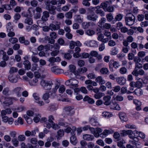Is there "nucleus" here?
I'll return each mask as SVG.
<instances>
[{"instance_id":"nucleus-1","label":"nucleus","mask_w":148,"mask_h":148,"mask_svg":"<svg viewBox=\"0 0 148 148\" xmlns=\"http://www.w3.org/2000/svg\"><path fill=\"white\" fill-rule=\"evenodd\" d=\"M54 118L53 116L50 115L48 117V120L46 117H43L41 119V121L43 123L44 126L47 128L49 129L52 127L55 130L58 129V125L55 124L53 122Z\"/></svg>"},{"instance_id":"nucleus-2","label":"nucleus","mask_w":148,"mask_h":148,"mask_svg":"<svg viewBox=\"0 0 148 148\" xmlns=\"http://www.w3.org/2000/svg\"><path fill=\"white\" fill-rule=\"evenodd\" d=\"M135 17L132 14H127L125 17L126 25L129 26L132 25L135 22Z\"/></svg>"},{"instance_id":"nucleus-3","label":"nucleus","mask_w":148,"mask_h":148,"mask_svg":"<svg viewBox=\"0 0 148 148\" xmlns=\"http://www.w3.org/2000/svg\"><path fill=\"white\" fill-rule=\"evenodd\" d=\"M78 81L76 79L72 78L69 79L65 82V84L73 89L74 88L78 87Z\"/></svg>"},{"instance_id":"nucleus-4","label":"nucleus","mask_w":148,"mask_h":148,"mask_svg":"<svg viewBox=\"0 0 148 148\" xmlns=\"http://www.w3.org/2000/svg\"><path fill=\"white\" fill-rule=\"evenodd\" d=\"M40 85L45 90H49L52 88L53 83L51 81L42 80L40 82Z\"/></svg>"},{"instance_id":"nucleus-5","label":"nucleus","mask_w":148,"mask_h":148,"mask_svg":"<svg viewBox=\"0 0 148 148\" xmlns=\"http://www.w3.org/2000/svg\"><path fill=\"white\" fill-rule=\"evenodd\" d=\"M64 111L62 115L64 117L66 116V115L71 116L74 113L73 107L68 106L64 108Z\"/></svg>"},{"instance_id":"nucleus-6","label":"nucleus","mask_w":148,"mask_h":148,"mask_svg":"<svg viewBox=\"0 0 148 148\" xmlns=\"http://www.w3.org/2000/svg\"><path fill=\"white\" fill-rule=\"evenodd\" d=\"M48 61L49 62L48 66H51L54 65V63L56 62H58L61 61L60 58L57 57L56 58L52 56L48 59Z\"/></svg>"},{"instance_id":"nucleus-7","label":"nucleus","mask_w":148,"mask_h":148,"mask_svg":"<svg viewBox=\"0 0 148 148\" xmlns=\"http://www.w3.org/2000/svg\"><path fill=\"white\" fill-rule=\"evenodd\" d=\"M84 44L86 45L93 47H97L98 46V42L95 40H88L85 42Z\"/></svg>"},{"instance_id":"nucleus-8","label":"nucleus","mask_w":148,"mask_h":148,"mask_svg":"<svg viewBox=\"0 0 148 148\" xmlns=\"http://www.w3.org/2000/svg\"><path fill=\"white\" fill-rule=\"evenodd\" d=\"M60 47V46L57 44L54 45V47L53 48V49H52V51L50 53L51 56L53 57L58 55L59 52Z\"/></svg>"},{"instance_id":"nucleus-9","label":"nucleus","mask_w":148,"mask_h":148,"mask_svg":"<svg viewBox=\"0 0 148 148\" xmlns=\"http://www.w3.org/2000/svg\"><path fill=\"white\" fill-rule=\"evenodd\" d=\"M120 66L119 62L114 61L113 60H111L109 63V66L110 69L111 68L112 69V66L115 69H117L120 67Z\"/></svg>"},{"instance_id":"nucleus-10","label":"nucleus","mask_w":148,"mask_h":148,"mask_svg":"<svg viewBox=\"0 0 148 148\" xmlns=\"http://www.w3.org/2000/svg\"><path fill=\"white\" fill-rule=\"evenodd\" d=\"M23 90L22 87H17L12 90V92L13 94H15L17 97H19L21 95V93Z\"/></svg>"},{"instance_id":"nucleus-11","label":"nucleus","mask_w":148,"mask_h":148,"mask_svg":"<svg viewBox=\"0 0 148 148\" xmlns=\"http://www.w3.org/2000/svg\"><path fill=\"white\" fill-rule=\"evenodd\" d=\"M114 131L112 129L105 130L103 132L100 134V136L102 138L106 137L108 135L113 133Z\"/></svg>"},{"instance_id":"nucleus-12","label":"nucleus","mask_w":148,"mask_h":148,"mask_svg":"<svg viewBox=\"0 0 148 148\" xmlns=\"http://www.w3.org/2000/svg\"><path fill=\"white\" fill-rule=\"evenodd\" d=\"M98 17V16L95 14L91 12L90 13L88 14L86 18L87 20L89 21H95L97 20Z\"/></svg>"},{"instance_id":"nucleus-13","label":"nucleus","mask_w":148,"mask_h":148,"mask_svg":"<svg viewBox=\"0 0 148 148\" xmlns=\"http://www.w3.org/2000/svg\"><path fill=\"white\" fill-rule=\"evenodd\" d=\"M46 9L48 10L51 14L55 15L56 14V6L52 5L46 6Z\"/></svg>"},{"instance_id":"nucleus-14","label":"nucleus","mask_w":148,"mask_h":148,"mask_svg":"<svg viewBox=\"0 0 148 148\" xmlns=\"http://www.w3.org/2000/svg\"><path fill=\"white\" fill-rule=\"evenodd\" d=\"M116 82L120 85H124L126 81V79L123 77H118L115 78Z\"/></svg>"},{"instance_id":"nucleus-15","label":"nucleus","mask_w":148,"mask_h":148,"mask_svg":"<svg viewBox=\"0 0 148 148\" xmlns=\"http://www.w3.org/2000/svg\"><path fill=\"white\" fill-rule=\"evenodd\" d=\"M75 22L78 23H82L83 21V16L79 14H76L73 17Z\"/></svg>"},{"instance_id":"nucleus-16","label":"nucleus","mask_w":148,"mask_h":148,"mask_svg":"<svg viewBox=\"0 0 148 148\" xmlns=\"http://www.w3.org/2000/svg\"><path fill=\"white\" fill-rule=\"evenodd\" d=\"M71 134L72 135L70 138V141L71 143L74 145H76L77 142V140L76 137L75 136V134L74 132H71Z\"/></svg>"},{"instance_id":"nucleus-17","label":"nucleus","mask_w":148,"mask_h":148,"mask_svg":"<svg viewBox=\"0 0 148 148\" xmlns=\"http://www.w3.org/2000/svg\"><path fill=\"white\" fill-rule=\"evenodd\" d=\"M111 97L109 95L104 96L103 98V104L106 106L110 105L111 103Z\"/></svg>"},{"instance_id":"nucleus-18","label":"nucleus","mask_w":148,"mask_h":148,"mask_svg":"<svg viewBox=\"0 0 148 148\" xmlns=\"http://www.w3.org/2000/svg\"><path fill=\"white\" fill-rule=\"evenodd\" d=\"M82 138L84 140L88 141H92L95 138L93 135L88 134H83Z\"/></svg>"},{"instance_id":"nucleus-19","label":"nucleus","mask_w":148,"mask_h":148,"mask_svg":"<svg viewBox=\"0 0 148 148\" xmlns=\"http://www.w3.org/2000/svg\"><path fill=\"white\" fill-rule=\"evenodd\" d=\"M12 98H6L5 101L3 103V106L4 107L8 106L12 104Z\"/></svg>"},{"instance_id":"nucleus-20","label":"nucleus","mask_w":148,"mask_h":148,"mask_svg":"<svg viewBox=\"0 0 148 148\" xmlns=\"http://www.w3.org/2000/svg\"><path fill=\"white\" fill-rule=\"evenodd\" d=\"M97 39L99 41H101L103 43H106L109 41V38H104V36L103 34H101L98 35Z\"/></svg>"},{"instance_id":"nucleus-21","label":"nucleus","mask_w":148,"mask_h":148,"mask_svg":"<svg viewBox=\"0 0 148 148\" xmlns=\"http://www.w3.org/2000/svg\"><path fill=\"white\" fill-rule=\"evenodd\" d=\"M134 103L136 106V109L137 111H139L141 110V106L142 103L141 102L137 99H134L133 101Z\"/></svg>"},{"instance_id":"nucleus-22","label":"nucleus","mask_w":148,"mask_h":148,"mask_svg":"<svg viewBox=\"0 0 148 148\" xmlns=\"http://www.w3.org/2000/svg\"><path fill=\"white\" fill-rule=\"evenodd\" d=\"M49 16V13L48 12L45 11L42 13V16L41 19L45 21H47L48 18Z\"/></svg>"},{"instance_id":"nucleus-23","label":"nucleus","mask_w":148,"mask_h":148,"mask_svg":"<svg viewBox=\"0 0 148 148\" xmlns=\"http://www.w3.org/2000/svg\"><path fill=\"white\" fill-rule=\"evenodd\" d=\"M89 122L90 124L93 126H100L96 119L92 118L90 119Z\"/></svg>"},{"instance_id":"nucleus-24","label":"nucleus","mask_w":148,"mask_h":148,"mask_svg":"<svg viewBox=\"0 0 148 148\" xmlns=\"http://www.w3.org/2000/svg\"><path fill=\"white\" fill-rule=\"evenodd\" d=\"M110 105V108L111 109L118 110H120L119 105L116 102H113Z\"/></svg>"},{"instance_id":"nucleus-25","label":"nucleus","mask_w":148,"mask_h":148,"mask_svg":"<svg viewBox=\"0 0 148 148\" xmlns=\"http://www.w3.org/2000/svg\"><path fill=\"white\" fill-rule=\"evenodd\" d=\"M96 82L99 83V85H103L105 84L106 81L101 76H99L95 79Z\"/></svg>"},{"instance_id":"nucleus-26","label":"nucleus","mask_w":148,"mask_h":148,"mask_svg":"<svg viewBox=\"0 0 148 148\" xmlns=\"http://www.w3.org/2000/svg\"><path fill=\"white\" fill-rule=\"evenodd\" d=\"M120 92L121 95H123L125 93L130 94L132 93V92L127 90V88L126 87H123L121 88Z\"/></svg>"},{"instance_id":"nucleus-27","label":"nucleus","mask_w":148,"mask_h":148,"mask_svg":"<svg viewBox=\"0 0 148 148\" xmlns=\"http://www.w3.org/2000/svg\"><path fill=\"white\" fill-rule=\"evenodd\" d=\"M8 79L10 82L12 83H16L18 81L17 77L12 74H10L8 76Z\"/></svg>"},{"instance_id":"nucleus-28","label":"nucleus","mask_w":148,"mask_h":148,"mask_svg":"<svg viewBox=\"0 0 148 148\" xmlns=\"http://www.w3.org/2000/svg\"><path fill=\"white\" fill-rule=\"evenodd\" d=\"M132 93H134L136 95L140 96L143 95V90L140 88H136Z\"/></svg>"},{"instance_id":"nucleus-29","label":"nucleus","mask_w":148,"mask_h":148,"mask_svg":"<svg viewBox=\"0 0 148 148\" xmlns=\"http://www.w3.org/2000/svg\"><path fill=\"white\" fill-rule=\"evenodd\" d=\"M45 4L46 6L51 5L50 4L52 5H57V0H46L45 2Z\"/></svg>"},{"instance_id":"nucleus-30","label":"nucleus","mask_w":148,"mask_h":148,"mask_svg":"<svg viewBox=\"0 0 148 148\" xmlns=\"http://www.w3.org/2000/svg\"><path fill=\"white\" fill-rule=\"evenodd\" d=\"M119 118L122 122L127 121L128 119L126 114L124 113H121L119 114Z\"/></svg>"},{"instance_id":"nucleus-31","label":"nucleus","mask_w":148,"mask_h":148,"mask_svg":"<svg viewBox=\"0 0 148 148\" xmlns=\"http://www.w3.org/2000/svg\"><path fill=\"white\" fill-rule=\"evenodd\" d=\"M133 133L135 135V136H137L136 134H138V136L141 138L142 139H144L145 138V134L140 132H138L136 130H135L133 132Z\"/></svg>"},{"instance_id":"nucleus-32","label":"nucleus","mask_w":148,"mask_h":148,"mask_svg":"<svg viewBox=\"0 0 148 148\" xmlns=\"http://www.w3.org/2000/svg\"><path fill=\"white\" fill-rule=\"evenodd\" d=\"M38 82V78H35L32 80L30 81L29 82V84L31 86H35L37 85Z\"/></svg>"},{"instance_id":"nucleus-33","label":"nucleus","mask_w":148,"mask_h":148,"mask_svg":"<svg viewBox=\"0 0 148 148\" xmlns=\"http://www.w3.org/2000/svg\"><path fill=\"white\" fill-rule=\"evenodd\" d=\"M123 17V15L121 14L118 13L116 15L115 17L114 20L113 21V23H114V21H121Z\"/></svg>"},{"instance_id":"nucleus-34","label":"nucleus","mask_w":148,"mask_h":148,"mask_svg":"<svg viewBox=\"0 0 148 148\" xmlns=\"http://www.w3.org/2000/svg\"><path fill=\"white\" fill-rule=\"evenodd\" d=\"M25 68L27 70H28L30 69L31 64L30 62L28 60H25L23 62Z\"/></svg>"},{"instance_id":"nucleus-35","label":"nucleus","mask_w":148,"mask_h":148,"mask_svg":"<svg viewBox=\"0 0 148 148\" xmlns=\"http://www.w3.org/2000/svg\"><path fill=\"white\" fill-rule=\"evenodd\" d=\"M106 20L105 18L103 17L101 18V19L99 20L98 23V26L99 27L102 28L104 24L106 21Z\"/></svg>"},{"instance_id":"nucleus-36","label":"nucleus","mask_w":148,"mask_h":148,"mask_svg":"<svg viewBox=\"0 0 148 148\" xmlns=\"http://www.w3.org/2000/svg\"><path fill=\"white\" fill-rule=\"evenodd\" d=\"M100 73L104 75L108 74L109 71L108 69L106 67H103L100 69Z\"/></svg>"},{"instance_id":"nucleus-37","label":"nucleus","mask_w":148,"mask_h":148,"mask_svg":"<svg viewBox=\"0 0 148 148\" xmlns=\"http://www.w3.org/2000/svg\"><path fill=\"white\" fill-rule=\"evenodd\" d=\"M13 145L15 147H17L18 145L19 141L16 138H13L11 140Z\"/></svg>"},{"instance_id":"nucleus-38","label":"nucleus","mask_w":148,"mask_h":148,"mask_svg":"<svg viewBox=\"0 0 148 148\" xmlns=\"http://www.w3.org/2000/svg\"><path fill=\"white\" fill-rule=\"evenodd\" d=\"M64 14L62 13H58L56 15V19L58 20L63 19L64 18Z\"/></svg>"},{"instance_id":"nucleus-39","label":"nucleus","mask_w":148,"mask_h":148,"mask_svg":"<svg viewBox=\"0 0 148 148\" xmlns=\"http://www.w3.org/2000/svg\"><path fill=\"white\" fill-rule=\"evenodd\" d=\"M105 94L104 93L99 92L95 94L94 95V97L96 99H98L101 98Z\"/></svg>"},{"instance_id":"nucleus-40","label":"nucleus","mask_w":148,"mask_h":148,"mask_svg":"<svg viewBox=\"0 0 148 148\" xmlns=\"http://www.w3.org/2000/svg\"><path fill=\"white\" fill-rule=\"evenodd\" d=\"M95 33L94 31L90 29H88L85 32L86 34L90 36H92L95 34Z\"/></svg>"},{"instance_id":"nucleus-41","label":"nucleus","mask_w":148,"mask_h":148,"mask_svg":"<svg viewBox=\"0 0 148 148\" xmlns=\"http://www.w3.org/2000/svg\"><path fill=\"white\" fill-rule=\"evenodd\" d=\"M49 97V93L48 92H46L45 93L43 96V99L45 101H46V102L47 103H48L49 102V101L48 100Z\"/></svg>"},{"instance_id":"nucleus-42","label":"nucleus","mask_w":148,"mask_h":148,"mask_svg":"<svg viewBox=\"0 0 148 148\" xmlns=\"http://www.w3.org/2000/svg\"><path fill=\"white\" fill-rule=\"evenodd\" d=\"M106 17L108 22H111L113 19V16L111 13L107 14L106 15Z\"/></svg>"},{"instance_id":"nucleus-43","label":"nucleus","mask_w":148,"mask_h":148,"mask_svg":"<svg viewBox=\"0 0 148 148\" xmlns=\"http://www.w3.org/2000/svg\"><path fill=\"white\" fill-rule=\"evenodd\" d=\"M112 114L107 112H104L102 113V115L103 117L108 118L112 116Z\"/></svg>"},{"instance_id":"nucleus-44","label":"nucleus","mask_w":148,"mask_h":148,"mask_svg":"<svg viewBox=\"0 0 148 148\" xmlns=\"http://www.w3.org/2000/svg\"><path fill=\"white\" fill-rule=\"evenodd\" d=\"M104 35L107 38H108L109 40L111 39L112 38L111 32L107 30H105L103 32Z\"/></svg>"},{"instance_id":"nucleus-45","label":"nucleus","mask_w":148,"mask_h":148,"mask_svg":"<svg viewBox=\"0 0 148 148\" xmlns=\"http://www.w3.org/2000/svg\"><path fill=\"white\" fill-rule=\"evenodd\" d=\"M54 47V46L53 45L48 44L44 46V49H45L46 51L48 50L52 51Z\"/></svg>"},{"instance_id":"nucleus-46","label":"nucleus","mask_w":148,"mask_h":148,"mask_svg":"<svg viewBox=\"0 0 148 148\" xmlns=\"http://www.w3.org/2000/svg\"><path fill=\"white\" fill-rule=\"evenodd\" d=\"M121 88L119 86H116L113 87L112 90L115 92H118L120 90Z\"/></svg>"},{"instance_id":"nucleus-47","label":"nucleus","mask_w":148,"mask_h":148,"mask_svg":"<svg viewBox=\"0 0 148 148\" xmlns=\"http://www.w3.org/2000/svg\"><path fill=\"white\" fill-rule=\"evenodd\" d=\"M97 130V133L95 134V136L96 138H98L100 136L99 133H101L103 131L100 128H96Z\"/></svg>"},{"instance_id":"nucleus-48","label":"nucleus","mask_w":148,"mask_h":148,"mask_svg":"<svg viewBox=\"0 0 148 148\" xmlns=\"http://www.w3.org/2000/svg\"><path fill=\"white\" fill-rule=\"evenodd\" d=\"M24 22L29 25H31L33 23V20L31 18H27L25 19Z\"/></svg>"},{"instance_id":"nucleus-49","label":"nucleus","mask_w":148,"mask_h":148,"mask_svg":"<svg viewBox=\"0 0 148 148\" xmlns=\"http://www.w3.org/2000/svg\"><path fill=\"white\" fill-rule=\"evenodd\" d=\"M18 71V69L16 67H12L10 68L9 72L10 74L16 73Z\"/></svg>"},{"instance_id":"nucleus-50","label":"nucleus","mask_w":148,"mask_h":148,"mask_svg":"<svg viewBox=\"0 0 148 148\" xmlns=\"http://www.w3.org/2000/svg\"><path fill=\"white\" fill-rule=\"evenodd\" d=\"M9 41L11 43L14 44L18 42V39L16 38L12 37L9 39Z\"/></svg>"},{"instance_id":"nucleus-51","label":"nucleus","mask_w":148,"mask_h":148,"mask_svg":"<svg viewBox=\"0 0 148 148\" xmlns=\"http://www.w3.org/2000/svg\"><path fill=\"white\" fill-rule=\"evenodd\" d=\"M88 78L89 79H92L95 78L96 76L94 72L89 73L87 75Z\"/></svg>"},{"instance_id":"nucleus-52","label":"nucleus","mask_w":148,"mask_h":148,"mask_svg":"<svg viewBox=\"0 0 148 148\" xmlns=\"http://www.w3.org/2000/svg\"><path fill=\"white\" fill-rule=\"evenodd\" d=\"M3 138L5 141L7 142H10L12 139L10 136L8 135H4Z\"/></svg>"},{"instance_id":"nucleus-53","label":"nucleus","mask_w":148,"mask_h":148,"mask_svg":"<svg viewBox=\"0 0 148 148\" xmlns=\"http://www.w3.org/2000/svg\"><path fill=\"white\" fill-rule=\"evenodd\" d=\"M25 139L26 137L24 135H20L18 137V139L19 141H23L25 140Z\"/></svg>"},{"instance_id":"nucleus-54","label":"nucleus","mask_w":148,"mask_h":148,"mask_svg":"<svg viewBox=\"0 0 148 148\" xmlns=\"http://www.w3.org/2000/svg\"><path fill=\"white\" fill-rule=\"evenodd\" d=\"M125 143V141L122 139L117 143V145L119 147H121L122 148H125V147L122 146L123 144Z\"/></svg>"},{"instance_id":"nucleus-55","label":"nucleus","mask_w":148,"mask_h":148,"mask_svg":"<svg viewBox=\"0 0 148 148\" xmlns=\"http://www.w3.org/2000/svg\"><path fill=\"white\" fill-rule=\"evenodd\" d=\"M73 16V12L72 11L70 10L68 12H67L65 14V16L66 18L71 19L72 18Z\"/></svg>"},{"instance_id":"nucleus-56","label":"nucleus","mask_w":148,"mask_h":148,"mask_svg":"<svg viewBox=\"0 0 148 148\" xmlns=\"http://www.w3.org/2000/svg\"><path fill=\"white\" fill-rule=\"evenodd\" d=\"M17 135V132L14 131H10L9 132V135L10 137L15 138Z\"/></svg>"},{"instance_id":"nucleus-57","label":"nucleus","mask_w":148,"mask_h":148,"mask_svg":"<svg viewBox=\"0 0 148 148\" xmlns=\"http://www.w3.org/2000/svg\"><path fill=\"white\" fill-rule=\"evenodd\" d=\"M7 31H9L10 30L13 31L12 26V24L10 22H9L7 25Z\"/></svg>"},{"instance_id":"nucleus-58","label":"nucleus","mask_w":148,"mask_h":148,"mask_svg":"<svg viewBox=\"0 0 148 148\" xmlns=\"http://www.w3.org/2000/svg\"><path fill=\"white\" fill-rule=\"evenodd\" d=\"M18 123H19L21 125H22L23 124V120L21 117H18V119L17 121H15V124L16 125H18Z\"/></svg>"},{"instance_id":"nucleus-59","label":"nucleus","mask_w":148,"mask_h":148,"mask_svg":"<svg viewBox=\"0 0 148 148\" xmlns=\"http://www.w3.org/2000/svg\"><path fill=\"white\" fill-rule=\"evenodd\" d=\"M82 26L83 29H87L90 26V23L89 22H84L82 23Z\"/></svg>"},{"instance_id":"nucleus-60","label":"nucleus","mask_w":148,"mask_h":148,"mask_svg":"<svg viewBox=\"0 0 148 148\" xmlns=\"http://www.w3.org/2000/svg\"><path fill=\"white\" fill-rule=\"evenodd\" d=\"M32 60L34 63H37L39 61V59L37 57L34 55L31 56Z\"/></svg>"},{"instance_id":"nucleus-61","label":"nucleus","mask_w":148,"mask_h":148,"mask_svg":"<svg viewBox=\"0 0 148 148\" xmlns=\"http://www.w3.org/2000/svg\"><path fill=\"white\" fill-rule=\"evenodd\" d=\"M75 66L73 64L70 65L69 66V71L71 72H74L76 70Z\"/></svg>"},{"instance_id":"nucleus-62","label":"nucleus","mask_w":148,"mask_h":148,"mask_svg":"<svg viewBox=\"0 0 148 148\" xmlns=\"http://www.w3.org/2000/svg\"><path fill=\"white\" fill-rule=\"evenodd\" d=\"M137 17L138 20L139 21H142L144 18V15L142 14H138Z\"/></svg>"},{"instance_id":"nucleus-63","label":"nucleus","mask_w":148,"mask_h":148,"mask_svg":"<svg viewBox=\"0 0 148 148\" xmlns=\"http://www.w3.org/2000/svg\"><path fill=\"white\" fill-rule=\"evenodd\" d=\"M127 69L124 67L121 68L119 70V72L122 74H125L127 73Z\"/></svg>"},{"instance_id":"nucleus-64","label":"nucleus","mask_w":148,"mask_h":148,"mask_svg":"<svg viewBox=\"0 0 148 148\" xmlns=\"http://www.w3.org/2000/svg\"><path fill=\"white\" fill-rule=\"evenodd\" d=\"M134 55L132 53H129L127 55V59L129 60H133L134 58Z\"/></svg>"}]
</instances>
